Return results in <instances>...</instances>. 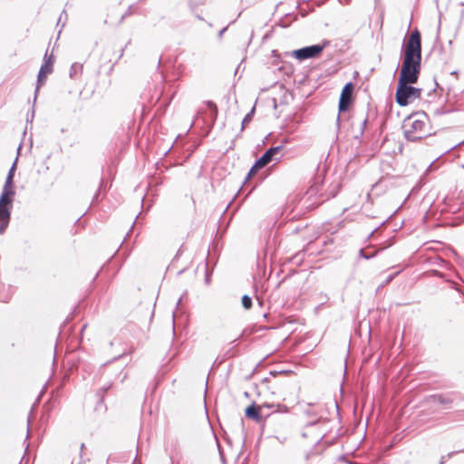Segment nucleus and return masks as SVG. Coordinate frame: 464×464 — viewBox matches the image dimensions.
<instances>
[{
	"instance_id": "nucleus-1",
	"label": "nucleus",
	"mask_w": 464,
	"mask_h": 464,
	"mask_svg": "<svg viewBox=\"0 0 464 464\" xmlns=\"http://www.w3.org/2000/svg\"><path fill=\"white\" fill-rule=\"evenodd\" d=\"M289 412V408L285 404L265 402L257 406L255 402L247 406L245 410V416L264 428L269 427L275 422H283L285 415Z\"/></svg>"
},
{
	"instance_id": "nucleus-47",
	"label": "nucleus",
	"mask_w": 464,
	"mask_h": 464,
	"mask_svg": "<svg viewBox=\"0 0 464 464\" xmlns=\"http://www.w3.org/2000/svg\"><path fill=\"white\" fill-rule=\"evenodd\" d=\"M173 148H174V142L171 144L170 150H172Z\"/></svg>"
},
{
	"instance_id": "nucleus-18",
	"label": "nucleus",
	"mask_w": 464,
	"mask_h": 464,
	"mask_svg": "<svg viewBox=\"0 0 464 464\" xmlns=\"http://www.w3.org/2000/svg\"><path fill=\"white\" fill-rule=\"evenodd\" d=\"M241 303H242V306L245 309H250L252 307V304H253L252 298L247 295H244L242 296Z\"/></svg>"
},
{
	"instance_id": "nucleus-13",
	"label": "nucleus",
	"mask_w": 464,
	"mask_h": 464,
	"mask_svg": "<svg viewBox=\"0 0 464 464\" xmlns=\"http://www.w3.org/2000/svg\"><path fill=\"white\" fill-rule=\"evenodd\" d=\"M11 208L12 207H5L2 211V217L0 219V234H3L5 228L8 227L10 218H11Z\"/></svg>"
},
{
	"instance_id": "nucleus-49",
	"label": "nucleus",
	"mask_w": 464,
	"mask_h": 464,
	"mask_svg": "<svg viewBox=\"0 0 464 464\" xmlns=\"http://www.w3.org/2000/svg\"><path fill=\"white\" fill-rule=\"evenodd\" d=\"M280 25H281L282 27H286V26H287L286 24H280Z\"/></svg>"
},
{
	"instance_id": "nucleus-22",
	"label": "nucleus",
	"mask_w": 464,
	"mask_h": 464,
	"mask_svg": "<svg viewBox=\"0 0 464 464\" xmlns=\"http://www.w3.org/2000/svg\"><path fill=\"white\" fill-rule=\"evenodd\" d=\"M111 384H108L107 386L102 387L100 391H98L97 395L101 396V401L103 400V394L111 388Z\"/></svg>"
},
{
	"instance_id": "nucleus-31",
	"label": "nucleus",
	"mask_w": 464,
	"mask_h": 464,
	"mask_svg": "<svg viewBox=\"0 0 464 464\" xmlns=\"http://www.w3.org/2000/svg\"><path fill=\"white\" fill-rule=\"evenodd\" d=\"M63 14H64V15H65V17L67 16V15H66V14H65V12L63 11V14L60 15V17H59V19H58V23H57L58 24L61 23V21H63Z\"/></svg>"
},
{
	"instance_id": "nucleus-16",
	"label": "nucleus",
	"mask_w": 464,
	"mask_h": 464,
	"mask_svg": "<svg viewBox=\"0 0 464 464\" xmlns=\"http://www.w3.org/2000/svg\"><path fill=\"white\" fill-rule=\"evenodd\" d=\"M255 106L250 110L249 112H247L246 114V116L244 117L243 121H242V124H241V130H243L246 127V124H248L252 120H253V117L255 115Z\"/></svg>"
},
{
	"instance_id": "nucleus-51",
	"label": "nucleus",
	"mask_w": 464,
	"mask_h": 464,
	"mask_svg": "<svg viewBox=\"0 0 464 464\" xmlns=\"http://www.w3.org/2000/svg\"><path fill=\"white\" fill-rule=\"evenodd\" d=\"M175 340H176V343H177L178 342V337L177 336L175 337Z\"/></svg>"
},
{
	"instance_id": "nucleus-27",
	"label": "nucleus",
	"mask_w": 464,
	"mask_h": 464,
	"mask_svg": "<svg viewBox=\"0 0 464 464\" xmlns=\"http://www.w3.org/2000/svg\"><path fill=\"white\" fill-rule=\"evenodd\" d=\"M174 318H175V315H174V310L172 311V314H171V319H172V333L174 334ZM172 343H174V338L172 339Z\"/></svg>"
},
{
	"instance_id": "nucleus-32",
	"label": "nucleus",
	"mask_w": 464,
	"mask_h": 464,
	"mask_svg": "<svg viewBox=\"0 0 464 464\" xmlns=\"http://www.w3.org/2000/svg\"><path fill=\"white\" fill-rule=\"evenodd\" d=\"M179 138H180V134H178V135L176 136V138H175V140H176V149H177V148H178V146H179Z\"/></svg>"
},
{
	"instance_id": "nucleus-44",
	"label": "nucleus",
	"mask_w": 464,
	"mask_h": 464,
	"mask_svg": "<svg viewBox=\"0 0 464 464\" xmlns=\"http://www.w3.org/2000/svg\"><path fill=\"white\" fill-rule=\"evenodd\" d=\"M197 18H198V20H202V17H201L200 15H197Z\"/></svg>"
},
{
	"instance_id": "nucleus-7",
	"label": "nucleus",
	"mask_w": 464,
	"mask_h": 464,
	"mask_svg": "<svg viewBox=\"0 0 464 464\" xmlns=\"http://www.w3.org/2000/svg\"><path fill=\"white\" fill-rule=\"evenodd\" d=\"M353 90H354V84L352 82H349L344 84V86L342 89L339 102H338V111L339 113L347 111L353 101ZM336 125L337 128H340V114H338L336 118Z\"/></svg>"
},
{
	"instance_id": "nucleus-25",
	"label": "nucleus",
	"mask_w": 464,
	"mask_h": 464,
	"mask_svg": "<svg viewBox=\"0 0 464 464\" xmlns=\"http://www.w3.org/2000/svg\"><path fill=\"white\" fill-rule=\"evenodd\" d=\"M205 282H206V284H209V282H210V273L208 272V269L206 271Z\"/></svg>"
},
{
	"instance_id": "nucleus-11",
	"label": "nucleus",
	"mask_w": 464,
	"mask_h": 464,
	"mask_svg": "<svg viewBox=\"0 0 464 464\" xmlns=\"http://www.w3.org/2000/svg\"><path fill=\"white\" fill-rule=\"evenodd\" d=\"M459 397L458 393L452 392V393H441V394H432L429 396L428 401L438 402L443 406H445L447 409H450L452 404L454 403L455 400Z\"/></svg>"
},
{
	"instance_id": "nucleus-42",
	"label": "nucleus",
	"mask_w": 464,
	"mask_h": 464,
	"mask_svg": "<svg viewBox=\"0 0 464 464\" xmlns=\"http://www.w3.org/2000/svg\"><path fill=\"white\" fill-rule=\"evenodd\" d=\"M316 423V421H312L309 423V425H314Z\"/></svg>"
},
{
	"instance_id": "nucleus-45",
	"label": "nucleus",
	"mask_w": 464,
	"mask_h": 464,
	"mask_svg": "<svg viewBox=\"0 0 464 464\" xmlns=\"http://www.w3.org/2000/svg\"><path fill=\"white\" fill-rule=\"evenodd\" d=\"M244 395H245L246 397H248V392H245Z\"/></svg>"
},
{
	"instance_id": "nucleus-43",
	"label": "nucleus",
	"mask_w": 464,
	"mask_h": 464,
	"mask_svg": "<svg viewBox=\"0 0 464 464\" xmlns=\"http://www.w3.org/2000/svg\"><path fill=\"white\" fill-rule=\"evenodd\" d=\"M122 355H118L117 357L114 358V360H117L119 358H121Z\"/></svg>"
},
{
	"instance_id": "nucleus-33",
	"label": "nucleus",
	"mask_w": 464,
	"mask_h": 464,
	"mask_svg": "<svg viewBox=\"0 0 464 464\" xmlns=\"http://www.w3.org/2000/svg\"><path fill=\"white\" fill-rule=\"evenodd\" d=\"M98 198H99V191H97L96 194L94 195L92 203L95 202L96 200H98Z\"/></svg>"
},
{
	"instance_id": "nucleus-36",
	"label": "nucleus",
	"mask_w": 464,
	"mask_h": 464,
	"mask_svg": "<svg viewBox=\"0 0 464 464\" xmlns=\"http://www.w3.org/2000/svg\"><path fill=\"white\" fill-rule=\"evenodd\" d=\"M129 14H130L129 12L125 13V14L121 16V21H122L123 19H125V17H126L127 15H129Z\"/></svg>"
},
{
	"instance_id": "nucleus-14",
	"label": "nucleus",
	"mask_w": 464,
	"mask_h": 464,
	"mask_svg": "<svg viewBox=\"0 0 464 464\" xmlns=\"http://www.w3.org/2000/svg\"><path fill=\"white\" fill-rule=\"evenodd\" d=\"M206 105L209 111L208 117L210 118L212 122H214L218 116V107H217L216 103L212 101H208L206 102Z\"/></svg>"
},
{
	"instance_id": "nucleus-46",
	"label": "nucleus",
	"mask_w": 464,
	"mask_h": 464,
	"mask_svg": "<svg viewBox=\"0 0 464 464\" xmlns=\"http://www.w3.org/2000/svg\"><path fill=\"white\" fill-rule=\"evenodd\" d=\"M351 0H344L345 4H349Z\"/></svg>"
},
{
	"instance_id": "nucleus-37",
	"label": "nucleus",
	"mask_w": 464,
	"mask_h": 464,
	"mask_svg": "<svg viewBox=\"0 0 464 464\" xmlns=\"http://www.w3.org/2000/svg\"><path fill=\"white\" fill-rule=\"evenodd\" d=\"M376 230H377V228H375L374 230H372V231L371 232V234L369 235V237H372V235L374 234V232H375Z\"/></svg>"
},
{
	"instance_id": "nucleus-19",
	"label": "nucleus",
	"mask_w": 464,
	"mask_h": 464,
	"mask_svg": "<svg viewBox=\"0 0 464 464\" xmlns=\"http://www.w3.org/2000/svg\"><path fill=\"white\" fill-rule=\"evenodd\" d=\"M340 189H341V185L336 184L332 189L327 191V199L334 198L339 193Z\"/></svg>"
},
{
	"instance_id": "nucleus-21",
	"label": "nucleus",
	"mask_w": 464,
	"mask_h": 464,
	"mask_svg": "<svg viewBox=\"0 0 464 464\" xmlns=\"http://www.w3.org/2000/svg\"><path fill=\"white\" fill-rule=\"evenodd\" d=\"M359 255L361 257H362L366 260H369V259L373 258L376 256V252L367 253L363 249H361L359 251Z\"/></svg>"
},
{
	"instance_id": "nucleus-28",
	"label": "nucleus",
	"mask_w": 464,
	"mask_h": 464,
	"mask_svg": "<svg viewBox=\"0 0 464 464\" xmlns=\"http://www.w3.org/2000/svg\"><path fill=\"white\" fill-rule=\"evenodd\" d=\"M34 110L33 109L32 112H31V118H29L30 117L29 113H27V121H32L34 119Z\"/></svg>"
},
{
	"instance_id": "nucleus-48",
	"label": "nucleus",
	"mask_w": 464,
	"mask_h": 464,
	"mask_svg": "<svg viewBox=\"0 0 464 464\" xmlns=\"http://www.w3.org/2000/svg\"><path fill=\"white\" fill-rule=\"evenodd\" d=\"M86 328V324H84L82 328V331H83Z\"/></svg>"
},
{
	"instance_id": "nucleus-41",
	"label": "nucleus",
	"mask_w": 464,
	"mask_h": 464,
	"mask_svg": "<svg viewBox=\"0 0 464 464\" xmlns=\"http://www.w3.org/2000/svg\"><path fill=\"white\" fill-rule=\"evenodd\" d=\"M170 460H171V464H174V459H173L172 456H170Z\"/></svg>"
},
{
	"instance_id": "nucleus-24",
	"label": "nucleus",
	"mask_w": 464,
	"mask_h": 464,
	"mask_svg": "<svg viewBox=\"0 0 464 464\" xmlns=\"http://www.w3.org/2000/svg\"><path fill=\"white\" fill-rule=\"evenodd\" d=\"M399 274H400V271H397V272L388 276V277L386 278L384 284H389L390 282H392L395 278V276L397 275H399Z\"/></svg>"
},
{
	"instance_id": "nucleus-3",
	"label": "nucleus",
	"mask_w": 464,
	"mask_h": 464,
	"mask_svg": "<svg viewBox=\"0 0 464 464\" xmlns=\"http://www.w3.org/2000/svg\"><path fill=\"white\" fill-rule=\"evenodd\" d=\"M416 116L418 114L411 115L404 121L403 133L408 141H419L428 136L425 121L418 119Z\"/></svg>"
},
{
	"instance_id": "nucleus-5",
	"label": "nucleus",
	"mask_w": 464,
	"mask_h": 464,
	"mask_svg": "<svg viewBox=\"0 0 464 464\" xmlns=\"http://www.w3.org/2000/svg\"><path fill=\"white\" fill-rule=\"evenodd\" d=\"M283 148L284 147L282 145H278L270 147L266 150L265 153L255 161L246 177L245 182H246V180H248L252 176H255L260 169L270 163L274 160L275 156L283 150Z\"/></svg>"
},
{
	"instance_id": "nucleus-26",
	"label": "nucleus",
	"mask_w": 464,
	"mask_h": 464,
	"mask_svg": "<svg viewBox=\"0 0 464 464\" xmlns=\"http://www.w3.org/2000/svg\"><path fill=\"white\" fill-rule=\"evenodd\" d=\"M227 26H226V27L222 28V29L218 32V38H219V39H221V38H222V36H223L224 33L227 31Z\"/></svg>"
},
{
	"instance_id": "nucleus-34",
	"label": "nucleus",
	"mask_w": 464,
	"mask_h": 464,
	"mask_svg": "<svg viewBox=\"0 0 464 464\" xmlns=\"http://www.w3.org/2000/svg\"><path fill=\"white\" fill-rule=\"evenodd\" d=\"M452 288H454L455 290L459 291V288L457 287V284L452 282Z\"/></svg>"
},
{
	"instance_id": "nucleus-17",
	"label": "nucleus",
	"mask_w": 464,
	"mask_h": 464,
	"mask_svg": "<svg viewBox=\"0 0 464 464\" xmlns=\"http://www.w3.org/2000/svg\"><path fill=\"white\" fill-rule=\"evenodd\" d=\"M367 122H368V119L367 118H364L362 122H361V126H360V131L358 134H356L354 136V139L355 140H358L359 142H361V139L364 133V130H365V128H366V125H367Z\"/></svg>"
},
{
	"instance_id": "nucleus-8",
	"label": "nucleus",
	"mask_w": 464,
	"mask_h": 464,
	"mask_svg": "<svg viewBox=\"0 0 464 464\" xmlns=\"http://www.w3.org/2000/svg\"><path fill=\"white\" fill-rule=\"evenodd\" d=\"M420 70L421 65L402 62L398 82L417 83Z\"/></svg>"
},
{
	"instance_id": "nucleus-9",
	"label": "nucleus",
	"mask_w": 464,
	"mask_h": 464,
	"mask_svg": "<svg viewBox=\"0 0 464 464\" xmlns=\"http://www.w3.org/2000/svg\"><path fill=\"white\" fill-rule=\"evenodd\" d=\"M15 168H16V160L13 163L12 167L10 168V169L7 173L5 183L4 185L3 191L0 196L1 203L3 201H8L10 203H13V201H14V196L15 194V191L13 188V183H14V176Z\"/></svg>"
},
{
	"instance_id": "nucleus-39",
	"label": "nucleus",
	"mask_w": 464,
	"mask_h": 464,
	"mask_svg": "<svg viewBox=\"0 0 464 464\" xmlns=\"http://www.w3.org/2000/svg\"><path fill=\"white\" fill-rule=\"evenodd\" d=\"M236 342H237V340H236V339H235V340H233V341L231 342V344L236 345Z\"/></svg>"
},
{
	"instance_id": "nucleus-10",
	"label": "nucleus",
	"mask_w": 464,
	"mask_h": 464,
	"mask_svg": "<svg viewBox=\"0 0 464 464\" xmlns=\"http://www.w3.org/2000/svg\"><path fill=\"white\" fill-rule=\"evenodd\" d=\"M181 301L182 297L176 301V327L179 325L180 335L187 337L188 334L189 316L179 308Z\"/></svg>"
},
{
	"instance_id": "nucleus-2",
	"label": "nucleus",
	"mask_w": 464,
	"mask_h": 464,
	"mask_svg": "<svg viewBox=\"0 0 464 464\" xmlns=\"http://www.w3.org/2000/svg\"><path fill=\"white\" fill-rule=\"evenodd\" d=\"M403 63L421 65V35L418 29L413 30L402 44Z\"/></svg>"
},
{
	"instance_id": "nucleus-12",
	"label": "nucleus",
	"mask_w": 464,
	"mask_h": 464,
	"mask_svg": "<svg viewBox=\"0 0 464 464\" xmlns=\"http://www.w3.org/2000/svg\"><path fill=\"white\" fill-rule=\"evenodd\" d=\"M53 71V62L51 58H49L44 64H42L38 75H37V86L34 91V102L36 101L37 93L40 89V85L45 81L47 75L51 73Z\"/></svg>"
},
{
	"instance_id": "nucleus-23",
	"label": "nucleus",
	"mask_w": 464,
	"mask_h": 464,
	"mask_svg": "<svg viewBox=\"0 0 464 464\" xmlns=\"http://www.w3.org/2000/svg\"><path fill=\"white\" fill-rule=\"evenodd\" d=\"M456 453H457V451H452V452H450L447 456H441L439 464H445V459L446 458L450 459Z\"/></svg>"
},
{
	"instance_id": "nucleus-15",
	"label": "nucleus",
	"mask_w": 464,
	"mask_h": 464,
	"mask_svg": "<svg viewBox=\"0 0 464 464\" xmlns=\"http://www.w3.org/2000/svg\"><path fill=\"white\" fill-rule=\"evenodd\" d=\"M82 65L78 63H74L72 64L71 66V69H70V77L72 79V78H75L81 72H82Z\"/></svg>"
},
{
	"instance_id": "nucleus-35",
	"label": "nucleus",
	"mask_w": 464,
	"mask_h": 464,
	"mask_svg": "<svg viewBox=\"0 0 464 464\" xmlns=\"http://www.w3.org/2000/svg\"><path fill=\"white\" fill-rule=\"evenodd\" d=\"M84 446H85V445H84V443H82V444H81V452H80V455H81V456H82V450L84 449Z\"/></svg>"
},
{
	"instance_id": "nucleus-20",
	"label": "nucleus",
	"mask_w": 464,
	"mask_h": 464,
	"mask_svg": "<svg viewBox=\"0 0 464 464\" xmlns=\"http://www.w3.org/2000/svg\"><path fill=\"white\" fill-rule=\"evenodd\" d=\"M215 440H216V442H217L220 461H221L222 464H227L223 449L221 448L220 443H219V441H218V438L216 436H215Z\"/></svg>"
},
{
	"instance_id": "nucleus-50",
	"label": "nucleus",
	"mask_w": 464,
	"mask_h": 464,
	"mask_svg": "<svg viewBox=\"0 0 464 464\" xmlns=\"http://www.w3.org/2000/svg\"><path fill=\"white\" fill-rule=\"evenodd\" d=\"M175 164H176V166L179 164V162H178V159H177V158H176Z\"/></svg>"
},
{
	"instance_id": "nucleus-4",
	"label": "nucleus",
	"mask_w": 464,
	"mask_h": 464,
	"mask_svg": "<svg viewBox=\"0 0 464 464\" xmlns=\"http://www.w3.org/2000/svg\"><path fill=\"white\" fill-rule=\"evenodd\" d=\"M410 82H398L395 92V101L400 106H407L415 99H419L422 90L412 86Z\"/></svg>"
},
{
	"instance_id": "nucleus-40",
	"label": "nucleus",
	"mask_w": 464,
	"mask_h": 464,
	"mask_svg": "<svg viewBox=\"0 0 464 464\" xmlns=\"http://www.w3.org/2000/svg\"><path fill=\"white\" fill-rule=\"evenodd\" d=\"M123 52H124V49H121V52L120 57H121V56L123 55Z\"/></svg>"
},
{
	"instance_id": "nucleus-38",
	"label": "nucleus",
	"mask_w": 464,
	"mask_h": 464,
	"mask_svg": "<svg viewBox=\"0 0 464 464\" xmlns=\"http://www.w3.org/2000/svg\"><path fill=\"white\" fill-rule=\"evenodd\" d=\"M225 440H226V441H227L228 444H231V440H230V439H229V438H226Z\"/></svg>"
},
{
	"instance_id": "nucleus-30",
	"label": "nucleus",
	"mask_w": 464,
	"mask_h": 464,
	"mask_svg": "<svg viewBox=\"0 0 464 464\" xmlns=\"http://www.w3.org/2000/svg\"><path fill=\"white\" fill-rule=\"evenodd\" d=\"M63 14H64V15H65V17L67 16V15H66V14H65V12L63 11V14L60 15V17H59V19H58V23H57L58 24L61 23V21H63Z\"/></svg>"
},
{
	"instance_id": "nucleus-6",
	"label": "nucleus",
	"mask_w": 464,
	"mask_h": 464,
	"mask_svg": "<svg viewBox=\"0 0 464 464\" xmlns=\"http://www.w3.org/2000/svg\"><path fill=\"white\" fill-rule=\"evenodd\" d=\"M328 44L329 41L325 40L322 44L304 46L294 50L292 53V56L300 62H303L307 59L317 58Z\"/></svg>"
},
{
	"instance_id": "nucleus-29",
	"label": "nucleus",
	"mask_w": 464,
	"mask_h": 464,
	"mask_svg": "<svg viewBox=\"0 0 464 464\" xmlns=\"http://www.w3.org/2000/svg\"><path fill=\"white\" fill-rule=\"evenodd\" d=\"M433 273H434V275H436L439 277H442L443 276V274L441 272H440V271L434 270Z\"/></svg>"
}]
</instances>
